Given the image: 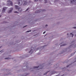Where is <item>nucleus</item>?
<instances>
[{"instance_id":"f257e3e1","label":"nucleus","mask_w":76,"mask_h":76,"mask_svg":"<svg viewBox=\"0 0 76 76\" xmlns=\"http://www.w3.org/2000/svg\"><path fill=\"white\" fill-rule=\"evenodd\" d=\"M7 6H13V2L12 1H10V0H8L7 1Z\"/></svg>"},{"instance_id":"f03ea898","label":"nucleus","mask_w":76,"mask_h":76,"mask_svg":"<svg viewBox=\"0 0 76 76\" xmlns=\"http://www.w3.org/2000/svg\"><path fill=\"white\" fill-rule=\"evenodd\" d=\"M70 3L72 4H76V0H72L70 1Z\"/></svg>"},{"instance_id":"7ed1b4c3","label":"nucleus","mask_w":76,"mask_h":76,"mask_svg":"<svg viewBox=\"0 0 76 76\" xmlns=\"http://www.w3.org/2000/svg\"><path fill=\"white\" fill-rule=\"evenodd\" d=\"M34 51H35V49L33 47H31L30 51L29 52V53L30 54H32V53H33Z\"/></svg>"},{"instance_id":"20e7f679","label":"nucleus","mask_w":76,"mask_h":76,"mask_svg":"<svg viewBox=\"0 0 76 76\" xmlns=\"http://www.w3.org/2000/svg\"><path fill=\"white\" fill-rule=\"evenodd\" d=\"M18 4L19 6H21L22 4V1L21 0H19L18 1Z\"/></svg>"},{"instance_id":"39448f33","label":"nucleus","mask_w":76,"mask_h":76,"mask_svg":"<svg viewBox=\"0 0 76 76\" xmlns=\"http://www.w3.org/2000/svg\"><path fill=\"white\" fill-rule=\"evenodd\" d=\"M27 0H23V4L24 6L27 4V2H26Z\"/></svg>"},{"instance_id":"423d86ee","label":"nucleus","mask_w":76,"mask_h":76,"mask_svg":"<svg viewBox=\"0 0 76 76\" xmlns=\"http://www.w3.org/2000/svg\"><path fill=\"white\" fill-rule=\"evenodd\" d=\"M13 8H10V10L8 11V13H11V12H12V10H13Z\"/></svg>"},{"instance_id":"0eeeda50","label":"nucleus","mask_w":76,"mask_h":76,"mask_svg":"<svg viewBox=\"0 0 76 76\" xmlns=\"http://www.w3.org/2000/svg\"><path fill=\"white\" fill-rule=\"evenodd\" d=\"M18 11L20 12H22V9L20 7H19L18 8Z\"/></svg>"},{"instance_id":"6e6552de","label":"nucleus","mask_w":76,"mask_h":76,"mask_svg":"<svg viewBox=\"0 0 76 76\" xmlns=\"http://www.w3.org/2000/svg\"><path fill=\"white\" fill-rule=\"evenodd\" d=\"M19 7L18 6H17V5L15 6V8L16 9H19Z\"/></svg>"},{"instance_id":"1a4fd4ad","label":"nucleus","mask_w":76,"mask_h":76,"mask_svg":"<svg viewBox=\"0 0 76 76\" xmlns=\"http://www.w3.org/2000/svg\"><path fill=\"white\" fill-rule=\"evenodd\" d=\"M7 8L6 7H4L3 9V12H5V10H6V9Z\"/></svg>"},{"instance_id":"9d476101","label":"nucleus","mask_w":76,"mask_h":76,"mask_svg":"<svg viewBox=\"0 0 76 76\" xmlns=\"http://www.w3.org/2000/svg\"><path fill=\"white\" fill-rule=\"evenodd\" d=\"M5 60H10L11 58L10 57H8L5 58Z\"/></svg>"},{"instance_id":"9b49d317","label":"nucleus","mask_w":76,"mask_h":76,"mask_svg":"<svg viewBox=\"0 0 76 76\" xmlns=\"http://www.w3.org/2000/svg\"><path fill=\"white\" fill-rule=\"evenodd\" d=\"M14 13H19V12L18 11H14Z\"/></svg>"},{"instance_id":"f8f14e48","label":"nucleus","mask_w":76,"mask_h":76,"mask_svg":"<svg viewBox=\"0 0 76 76\" xmlns=\"http://www.w3.org/2000/svg\"><path fill=\"white\" fill-rule=\"evenodd\" d=\"M70 34L71 36H72V37H73V35H74L72 33H71Z\"/></svg>"},{"instance_id":"ddd939ff","label":"nucleus","mask_w":76,"mask_h":76,"mask_svg":"<svg viewBox=\"0 0 76 76\" xmlns=\"http://www.w3.org/2000/svg\"><path fill=\"white\" fill-rule=\"evenodd\" d=\"M65 45H66V44H63L62 45H61V46H65Z\"/></svg>"},{"instance_id":"4468645a","label":"nucleus","mask_w":76,"mask_h":76,"mask_svg":"<svg viewBox=\"0 0 76 76\" xmlns=\"http://www.w3.org/2000/svg\"><path fill=\"white\" fill-rule=\"evenodd\" d=\"M36 12V13H39L41 12V10L38 11H37Z\"/></svg>"},{"instance_id":"2eb2a0df","label":"nucleus","mask_w":76,"mask_h":76,"mask_svg":"<svg viewBox=\"0 0 76 76\" xmlns=\"http://www.w3.org/2000/svg\"><path fill=\"white\" fill-rule=\"evenodd\" d=\"M44 1L45 3H47V0H44Z\"/></svg>"},{"instance_id":"dca6fc26","label":"nucleus","mask_w":76,"mask_h":76,"mask_svg":"<svg viewBox=\"0 0 76 76\" xmlns=\"http://www.w3.org/2000/svg\"><path fill=\"white\" fill-rule=\"evenodd\" d=\"M39 67V66H35L34 67V68H38Z\"/></svg>"},{"instance_id":"f3484780","label":"nucleus","mask_w":76,"mask_h":76,"mask_svg":"<svg viewBox=\"0 0 76 76\" xmlns=\"http://www.w3.org/2000/svg\"><path fill=\"white\" fill-rule=\"evenodd\" d=\"M38 0H34V1H35V2H36V1H38Z\"/></svg>"},{"instance_id":"a211bd4d","label":"nucleus","mask_w":76,"mask_h":76,"mask_svg":"<svg viewBox=\"0 0 76 76\" xmlns=\"http://www.w3.org/2000/svg\"><path fill=\"white\" fill-rule=\"evenodd\" d=\"M31 31L30 30V31H27L26 32H31Z\"/></svg>"},{"instance_id":"6ab92c4d","label":"nucleus","mask_w":76,"mask_h":76,"mask_svg":"<svg viewBox=\"0 0 76 76\" xmlns=\"http://www.w3.org/2000/svg\"><path fill=\"white\" fill-rule=\"evenodd\" d=\"M73 28H74V29H76V27H73Z\"/></svg>"},{"instance_id":"aec40b11","label":"nucleus","mask_w":76,"mask_h":76,"mask_svg":"<svg viewBox=\"0 0 76 76\" xmlns=\"http://www.w3.org/2000/svg\"><path fill=\"white\" fill-rule=\"evenodd\" d=\"M65 50L67 51V50H69V49L66 48L65 49Z\"/></svg>"},{"instance_id":"412c9836","label":"nucleus","mask_w":76,"mask_h":76,"mask_svg":"<svg viewBox=\"0 0 76 76\" xmlns=\"http://www.w3.org/2000/svg\"><path fill=\"white\" fill-rule=\"evenodd\" d=\"M45 26V27H47V26H48V25H46Z\"/></svg>"},{"instance_id":"4be33fe9","label":"nucleus","mask_w":76,"mask_h":76,"mask_svg":"<svg viewBox=\"0 0 76 76\" xmlns=\"http://www.w3.org/2000/svg\"><path fill=\"white\" fill-rule=\"evenodd\" d=\"M27 69H28V66H27L26 67Z\"/></svg>"},{"instance_id":"5701e85b","label":"nucleus","mask_w":76,"mask_h":76,"mask_svg":"<svg viewBox=\"0 0 76 76\" xmlns=\"http://www.w3.org/2000/svg\"><path fill=\"white\" fill-rule=\"evenodd\" d=\"M45 31L43 33V34H45Z\"/></svg>"},{"instance_id":"b1692460","label":"nucleus","mask_w":76,"mask_h":76,"mask_svg":"<svg viewBox=\"0 0 76 76\" xmlns=\"http://www.w3.org/2000/svg\"><path fill=\"white\" fill-rule=\"evenodd\" d=\"M24 26V27H23V28H25V27H26V26Z\"/></svg>"},{"instance_id":"393cba45","label":"nucleus","mask_w":76,"mask_h":76,"mask_svg":"<svg viewBox=\"0 0 76 76\" xmlns=\"http://www.w3.org/2000/svg\"><path fill=\"white\" fill-rule=\"evenodd\" d=\"M29 9H27L26 10V11H28V10Z\"/></svg>"},{"instance_id":"a878e982","label":"nucleus","mask_w":76,"mask_h":76,"mask_svg":"<svg viewBox=\"0 0 76 76\" xmlns=\"http://www.w3.org/2000/svg\"><path fill=\"white\" fill-rule=\"evenodd\" d=\"M69 66L68 65V66H67V67H69Z\"/></svg>"},{"instance_id":"bb28decb","label":"nucleus","mask_w":76,"mask_h":76,"mask_svg":"<svg viewBox=\"0 0 76 76\" xmlns=\"http://www.w3.org/2000/svg\"><path fill=\"white\" fill-rule=\"evenodd\" d=\"M75 37H76V34H75Z\"/></svg>"},{"instance_id":"cd10ccee","label":"nucleus","mask_w":76,"mask_h":76,"mask_svg":"<svg viewBox=\"0 0 76 76\" xmlns=\"http://www.w3.org/2000/svg\"><path fill=\"white\" fill-rule=\"evenodd\" d=\"M47 72H46V73L45 74V75H46V74H47Z\"/></svg>"},{"instance_id":"c85d7f7f","label":"nucleus","mask_w":76,"mask_h":76,"mask_svg":"<svg viewBox=\"0 0 76 76\" xmlns=\"http://www.w3.org/2000/svg\"><path fill=\"white\" fill-rule=\"evenodd\" d=\"M0 52H1V53H2V51H0Z\"/></svg>"},{"instance_id":"c756f323","label":"nucleus","mask_w":76,"mask_h":76,"mask_svg":"<svg viewBox=\"0 0 76 76\" xmlns=\"http://www.w3.org/2000/svg\"><path fill=\"white\" fill-rule=\"evenodd\" d=\"M1 17V16H0V18Z\"/></svg>"},{"instance_id":"7c9ffc66","label":"nucleus","mask_w":76,"mask_h":76,"mask_svg":"<svg viewBox=\"0 0 76 76\" xmlns=\"http://www.w3.org/2000/svg\"><path fill=\"white\" fill-rule=\"evenodd\" d=\"M67 35H68V34H67Z\"/></svg>"},{"instance_id":"2f4dec72","label":"nucleus","mask_w":76,"mask_h":76,"mask_svg":"<svg viewBox=\"0 0 76 76\" xmlns=\"http://www.w3.org/2000/svg\"><path fill=\"white\" fill-rule=\"evenodd\" d=\"M40 69H42V68H40Z\"/></svg>"},{"instance_id":"473e14b6","label":"nucleus","mask_w":76,"mask_h":76,"mask_svg":"<svg viewBox=\"0 0 76 76\" xmlns=\"http://www.w3.org/2000/svg\"><path fill=\"white\" fill-rule=\"evenodd\" d=\"M75 46L76 47V45H75Z\"/></svg>"},{"instance_id":"72a5a7b5","label":"nucleus","mask_w":76,"mask_h":76,"mask_svg":"<svg viewBox=\"0 0 76 76\" xmlns=\"http://www.w3.org/2000/svg\"><path fill=\"white\" fill-rule=\"evenodd\" d=\"M48 72H47V73H48Z\"/></svg>"}]
</instances>
